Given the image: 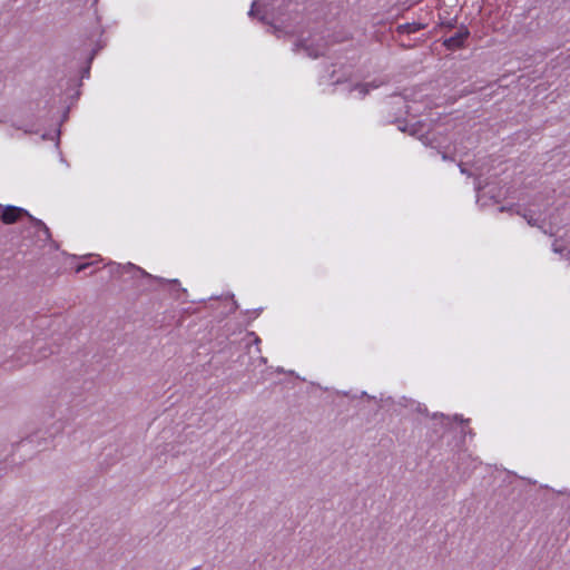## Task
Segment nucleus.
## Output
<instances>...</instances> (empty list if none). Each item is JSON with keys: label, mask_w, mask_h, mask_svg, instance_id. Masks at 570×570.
<instances>
[{"label": "nucleus", "mask_w": 570, "mask_h": 570, "mask_svg": "<svg viewBox=\"0 0 570 570\" xmlns=\"http://www.w3.org/2000/svg\"><path fill=\"white\" fill-rule=\"evenodd\" d=\"M65 110V102H62L61 96L53 98L52 105L49 108V130L41 135L42 139L57 140L60 135V124L62 112Z\"/></svg>", "instance_id": "obj_1"}, {"label": "nucleus", "mask_w": 570, "mask_h": 570, "mask_svg": "<svg viewBox=\"0 0 570 570\" xmlns=\"http://www.w3.org/2000/svg\"><path fill=\"white\" fill-rule=\"evenodd\" d=\"M23 217H31L26 209L11 205H0V220L3 224H13L21 220Z\"/></svg>", "instance_id": "obj_2"}, {"label": "nucleus", "mask_w": 570, "mask_h": 570, "mask_svg": "<svg viewBox=\"0 0 570 570\" xmlns=\"http://www.w3.org/2000/svg\"><path fill=\"white\" fill-rule=\"evenodd\" d=\"M470 36V31L468 28L462 27L454 36L446 38L443 41V46L448 50H458L461 49L464 46V42Z\"/></svg>", "instance_id": "obj_3"}, {"label": "nucleus", "mask_w": 570, "mask_h": 570, "mask_svg": "<svg viewBox=\"0 0 570 570\" xmlns=\"http://www.w3.org/2000/svg\"><path fill=\"white\" fill-rule=\"evenodd\" d=\"M425 28V24L420 22H409L404 24H400L397 27L399 32L401 33H415Z\"/></svg>", "instance_id": "obj_4"}, {"label": "nucleus", "mask_w": 570, "mask_h": 570, "mask_svg": "<svg viewBox=\"0 0 570 570\" xmlns=\"http://www.w3.org/2000/svg\"><path fill=\"white\" fill-rule=\"evenodd\" d=\"M51 239V234L48 226L38 219V242H49Z\"/></svg>", "instance_id": "obj_5"}, {"label": "nucleus", "mask_w": 570, "mask_h": 570, "mask_svg": "<svg viewBox=\"0 0 570 570\" xmlns=\"http://www.w3.org/2000/svg\"><path fill=\"white\" fill-rule=\"evenodd\" d=\"M377 86H372V88H376ZM355 90H357L361 95V97H365L370 92V85L368 83H358L354 87Z\"/></svg>", "instance_id": "obj_6"}, {"label": "nucleus", "mask_w": 570, "mask_h": 570, "mask_svg": "<svg viewBox=\"0 0 570 570\" xmlns=\"http://www.w3.org/2000/svg\"><path fill=\"white\" fill-rule=\"evenodd\" d=\"M92 265V263H81V264H78L76 266V273H80L85 269H87L88 267H90Z\"/></svg>", "instance_id": "obj_7"}, {"label": "nucleus", "mask_w": 570, "mask_h": 570, "mask_svg": "<svg viewBox=\"0 0 570 570\" xmlns=\"http://www.w3.org/2000/svg\"><path fill=\"white\" fill-rule=\"evenodd\" d=\"M24 132H31V128H24Z\"/></svg>", "instance_id": "obj_8"}]
</instances>
